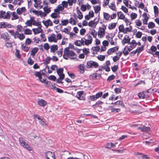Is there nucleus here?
I'll use <instances>...</instances> for the list:
<instances>
[{"label":"nucleus","instance_id":"e2e57ef3","mask_svg":"<svg viewBox=\"0 0 159 159\" xmlns=\"http://www.w3.org/2000/svg\"><path fill=\"white\" fill-rule=\"evenodd\" d=\"M135 23L137 26H140L142 25V23L139 20H136Z\"/></svg>","mask_w":159,"mask_h":159},{"label":"nucleus","instance_id":"69168bd1","mask_svg":"<svg viewBox=\"0 0 159 159\" xmlns=\"http://www.w3.org/2000/svg\"><path fill=\"white\" fill-rule=\"evenodd\" d=\"M142 35V32H141L140 31H138L137 33L136 36L137 38H141Z\"/></svg>","mask_w":159,"mask_h":159},{"label":"nucleus","instance_id":"2f4dec72","mask_svg":"<svg viewBox=\"0 0 159 159\" xmlns=\"http://www.w3.org/2000/svg\"><path fill=\"white\" fill-rule=\"evenodd\" d=\"M44 11L46 13H49L51 11L50 8H48V6L44 7L43 8Z\"/></svg>","mask_w":159,"mask_h":159},{"label":"nucleus","instance_id":"a19ab883","mask_svg":"<svg viewBox=\"0 0 159 159\" xmlns=\"http://www.w3.org/2000/svg\"><path fill=\"white\" fill-rule=\"evenodd\" d=\"M115 77V76L113 75H112L108 77L107 79V81L109 82H110L112 80L114 79Z\"/></svg>","mask_w":159,"mask_h":159},{"label":"nucleus","instance_id":"c85d7f7f","mask_svg":"<svg viewBox=\"0 0 159 159\" xmlns=\"http://www.w3.org/2000/svg\"><path fill=\"white\" fill-rule=\"evenodd\" d=\"M155 27V24L152 22H149L148 25V27L149 29H152Z\"/></svg>","mask_w":159,"mask_h":159},{"label":"nucleus","instance_id":"f704fd0d","mask_svg":"<svg viewBox=\"0 0 159 159\" xmlns=\"http://www.w3.org/2000/svg\"><path fill=\"white\" fill-rule=\"evenodd\" d=\"M57 73L58 75L63 74V68H60L59 69H57Z\"/></svg>","mask_w":159,"mask_h":159},{"label":"nucleus","instance_id":"9d476101","mask_svg":"<svg viewBox=\"0 0 159 159\" xmlns=\"http://www.w3.org/2000/svg\"><path fill=\"white\" fill-rule=\"evenodd\" d=\"M105 30L102 29V28L99 27L98 31V35L100 36V38H102L105 35Z\"/></svg>","mask_w":159,"mask_h":159},{"label":"nucleus","instance_id":"774afa93","mask_svg":"<svg viewBox=\"0 0 159 159\" xmlns=\"http://www.w3.org/2000/svg\"><path fill=\"white\" fill-rule=\"evenodd\" d=\"M90 99L91 101H94L97 99L95 95H93L90 96Z\"/></svg>","mask_w":159,"mask_h":159},{"label":"nucleus","instance_id":"603ef678","mask_svg":"<svg viewBox=\"0 0 159 159\" xmlns=\"http://www.w3.org/2000/svg\"><path fill=\"white\" fill-rule=\"evenodd\" d=\"M102 95V92L101 91L99 92L95 95L97 98L98 99L101 97Z\"/></svg>","mask_w":159,"mask_h":159},{"label":"nucleus","instance_id":"2eb2a0df","mask_svg":"<svg viewBox=\"0 0 159 159\" xmlns=\"http://www.w3.org/2000/svg\"><path fill=\"white\" fill-rule=\"evenodd\" d=\"M1 38L7 41L10 39V38L7 33H3L1 36Z\"/></svg>","mask_w":159,"mask_h":159},{"label":"nucleus","instance_id":"6ab92c4d","mask_svg":"<svg viewBox=\"0 0 159 159\" xmlns=\"http://www.w3.org/2000/svg\"><path fill=\"white\" fill-rule=\"evenodd\" d=\"M103 103V102L100 101H99L97 102L95 104L93 105V107L95 108V107H101V106Z\"/></svg>","mask_w":159,"mask_h":159},{"label":"nucleus","instance_id":"4be33fe9","mask_svg":"<svg viewBox=\"0 0 159 159\" xmlns=\"http://www.w3.org/2000/svg\"><path fill=\"white\" fill-rule=\"evenodd\" d=\"M51 50L53 52H55L56 50H57L58 49L57 46L56 45H53L51 47Z\"/></svg>","mask_w":159,"mask_h":159},{"label":"nucleus","instance_id":"49530a36","mask_svg":"<svg viewBox=\"0 0 159 159\" xmlns=\"http://www.w3.org/2000/svg\"><path fill=\"white\" fill-rule=\"evenodd\" d=\"M48 79L50 80L55 81L56 79V77L53 75H51L48 77Z\"/></svg>","mask_w":159,"mask_h":159},{"label":"nucleus","instance_id":"b1692460","mask_svg":"<svg viewBox=\"0 0 159 159\" xmlns=\"http://www.w3.org/2000/svg\"><path fill=\"white\" fill-rule=\"evenodd\" d=\"M104 18L106 20H109V18L110 17V15L107 13L103 12Z\"/></svg>","mask_w":159,"mask_h":159},{"label":"nucleus","instance_id":"ea45409f","mask_svg":"<svg viewBox=\"0 0 159 159\" xmlns=\"http://www.w3.org/2000/svg\"><path fill=\"white\" fill-rule=\"evenodd\" d=\"M105 58V56L101 55H98L97 57L98 59L101 61H103L104 60Z\"/></svg>","mask_w":159,"mask_h":159},{"label":"nucleus","instance_id":"cd10ccee","mask_svg":"<svg viewBox=\"0 0 159 159\" xmlns=\"http://www.w3.org/2000/svg\"><path fill=\"white\" fill-rule=\"evenodd\" d=\"M77 12L78 14V18L79 19H81L83 18V16L82 13L80 11V10H77Z\"/></svg>","mask_w":159,"mask_h":159},{"label":"nucleus","instance_id":"4468645a","mask_svg":"<svg viewBox=\"0 0 159 159\" xmlns=\"http://www.w3.org/2000/svg\"><path fill=\"white\" fill-rule=\"evenodd\" d=\"M39 51V48L37 47L33 48L31 51L30 55L34 56Z\"/></svg>","mask_w":159,"mask_h":159},{"label":"nucleus","instance_id":"393cba45","mask_svg":"<svg viewBox=\"0 0 159 159\" xmlns=\"http://www.w3.org/2000/svg\"><path fill=\"white\" fill-rule=\"evenodd\" d=\"M154 11L155 16H157L159 13L158 8L156 6H155L153 7Z\"/></svg>","mask_w":159,"mask_h":159},{"label":"nucleus","instance_id":"a211bd4d","mask_svg":"<svg viewBox=\"0 0 159 159\" xmlns=\"http://www.w3.org/2000/svg\"><path fill=\"white\" fill-rule=\"evenodd\" d=\"M74 44L77 46H80L81 45H84V44H83V42L80 40H76L75 41Z\"/></svg>","mask_w":159,"mask_h":159},{"label":"nucleus","instance_id":"3c124183","mask_svg":"<svg viewBox=\"0 0 159 159\" xmlns=\"http://www.w3.org/2000/svg\"><path fill=\"white\" fill-rule=\"evenodd\" d=\"M11 12L10 11H7L6 14L4 18L9 19L10 18V13Z\"/></svg>","mask_w":159,"mask_h":159},{"label":"nucleus","instance_id":"f03ea898","mask_svg":"<svg viewBox=\"0 0 159 159\" xmlns=\"http://www.w3.org/2000/svg\"><path fill=\"white\" fill-rule=\"evenodd\" d=\"M20 143V145L26 148L29 151L32 150L31 147L30 145L25 142V140L23 138H20L19 139Z\"/></svg>","mask_w":159,"mask_h":159},{"label":"nucleus","instance_id":"bb28decb","mask_svg":"<svg viewBox=\"0 0 159 159\" xmlns=\"http://www.w3.org/2000/svg\"><path fill=\"white\" fill-rule=\"evenodd\" d=\"M93 8L94 10L95 13H97L101 10V7L100 6H94Z\"/></svg>","mask_w":159,"mask_h":159},{"label":"nucleus","instance_id":"0e129e2a","mask_svg":"<svg viewBox=\"0 0 159 159\" xmlns=\"http://www.w3.org/2000/svg\"><path fill=\"white\" fill-rule=\"evenodd\" d=\"M100 48L98 46L93 47L92 48L93 51H99L100 50Z\"/></svg>","mask_w":159,"mask_h":159},{"label":"nucleus","instance_id":"f3484780","mask_svg":"<svg viewBox=\"0 0 159 159\" xmlns=\"http://www.w3.org/2000/svg\"><path fill=\"white\" fill-rule=\"evenodd\" d=\"M117 16L118 19H123L125 18V16L121 11H119L117 12Z\"/></svg>","mask_w":159,"mask_h":159},{"label":"nucleus","instance_id":"9b49d317","mask_svg":"<svg viewBox=\"0 0 159 159\" xmlns=\"http://www.w3.org/2000/svg\"><path fill=\"white\" fill-rule=\"evenodd\" d=\"M138 129H141L142 132H148L150 130L149 127L144 126L143 127H139Z\"/></svg>","mask_w":159,"mask_h":159},{"label":"nucleus","instance_id":"a18cd8bd","mask_svg":"<svg viewBox=\"0 0 159 159\" xmlns=\"http://www.w3.org/2000/svg\"><path fill=\"white\" fill-rule=\"evenodd\" d=\"M27 62L30 65H32L34 63V61L31 59L30 57L29 58Z\"/></svg>","mask_w":159,"mask_h":159},{"label":"nucleus","instance_id":"f8f14e48","mask_svg":"<svg viewBox=\"0 0 159 159\" xmlns=\"http://www.w3.org/2000/svg\"><path fill=\"white\" fill-rule=\"evenodd\" d=\"M32 30L35 34H36L42 31V29L41 27H38L37 28H34Z\"/></svg>","mask_w":159,"mask_h":159},{"label":"nucleus","instance_id":"20e7f679","mask_svg":"<svg viewBox=\"0 0 159 159\" xmlns=\"http://www.w3.org/2000/svg\"><path fill=\"white\" fill-rule=\"evenodd\" d=\"M45 157L46 159H50V157H52L53 159H55L54 153L50 151H48L45 154Z\"/></svg>","mask_w":159,"mask_h":159},{"label":"nucleus","instance_id":"58836bf2","mask_svg":"<svg viewBox=\"0 0 159 159\" xmlns=\"http://www.w3.org/2000/svg\"><path fill=\"white\" fill-rule=\"evenodd\" d=\"M124 30V26L122 24L120 25L119 27V30L120 32L123 33Z\"/></svg>","mask_w":159,"mask_h":159},{"label":"nucleus","instance_id":"7c9ffc66","mask_svg":"<svg viewBox=\"0 0 159 159\" xmlns=\"http://www.w3.org/2000/svg\"><path fill=\"white\" fill-rule=\"evenodd\" d=\"M144 46L143 45H142L140 47H138L136 49V50L137 51V52L138 53H139L143 51L144 50Z\"/></svg>","mask_w":159,"mask_h":159},{"label":"nucleus","instance_id":"39448f33","mask_svg":"<svg viewBox=\"0 0 159 159\" xmlns=\"http://www.w3.org/2000/svg\"><path fill=\"white\" fill-rule=\"evenodd\" d=\"M25 36L23 34H19L18 31H16V33L14 38L15 39L18 38L20 40H22L25 38Z\"/></svg>","mask_w":159,"mask_h":159},{"label":"nucleus","instance_id":"052dcab7","mask_svg":"<svg viewBox=\"0 0 159 159\" xmlns=\"http://www.w3.org/2000/svg\"><path fill=\"white\" fill-rule=\"evenodd\" d=\"M44 48L46 50H48L49 48V46L48 43H44L43 45Z\"/></svg>","mask_w":159,"mask_h":159},{"label":"nucleus","instance_id":"473e14b6","mask_svg":"<svg viewBox=\"0 0 159 159\" xmlns=\"http://www.w3.org/2000/svg\"><path fill=\"white\" fill-rule=\"evenodd\" d=\"M97 32L94 29H92L90 34H91L93 37L95 38L97 37Z\"/></svg>","mask_w":159,"mask_h":159},{"label":"nucleus","instance_id":"aec40b11","mask_svg":"<svg viewBox=\"0 0 159 159\" xmlns=\"http://www.w3.org/2000/svg\"><path fill=\"white\" fill-rule=\"evenodd\" d=\"M116 25V23H112L111 24H109L108 26V29L111 30L115 28Z\"/></svg>","mask_w":159,"mask_h":159},{"label":"nucleus","instance_id":"c756f323","mask_svg":"<svg viewBox=\"0 0 159 159\" xmlns=\"http://www.w3.org/2000/svg\"><path fill=\"white\" fill-rule=\"evenodd\" d=\"M138 95L140 99H144L145 98V94L143 92H140Z\"/></svg>","mask_w":159,"mask_h":159},{"label":"nucleus","instance_id":"864d4df0","mask_svg":"<svg viewBox=\"0 0 159 159\" xmlns=\"http://www.w3.org/2000/svg\"><path fill=\"white\" fill-rule=\"evenodd\" d=\"M121 42L123 45H124L126 43H128V44H129V42L127 41L126 37H125H125L122 40Z\"/></svg>","mask_w":159,"mask_h":159},{"label":"nucleus","instance_id":"680f3d73","mask_svg":"<svg viewBox=\"0 0 159 159\" xmlns=\"http://www.w3.org/2000/svg\"><path fill=\"white\" fill-rule=\"evenodd\" d=\"M5 45L7 48H11L12 47V43L11 42H7Z\"/></svg>","mask_w":159,"mask_h":159},{"label":"nucleus","instance_id":"37998d69","mask_svg":"<svg viewBox=\"0 0 159 159\" xmlns=\"http://www.w3.org/2000/svg\"><path fill=\"white\" fill-rule=\"evenodd\" d=\"M20 51L19 49H16L15 53L16 56L18 58L21 57V55L20 54Z\"/></svg>","mask_w":159,"mask_h":159},{"label":"nucleus","instance_id":"de8ad7c7","mask_svg":"<svg viewBox=\"0 0 159 159\" xmlns=\"http://www.w3.org/2000/svg\"><path fill=\"white\" fill-rule=\"evenodd\" d=\"M63 49L62 48L60 49L57 52V54L59 57H61L62 56Z\"/></svg>","mask_w":159,"mask_h":159},{"label":"nucleus","instance_id":"412c9836","mask_svg":"<svg viewBox=\"0 0 159 159\" xmlns=\"http://www.w3.org/2000/svg\"><path fill=\"white\" fill-rule=\"evenodd\" d=\"M97 73L96 72L94 73L92 75H91L89 76V79L90 80H94L97 79Z\"/></svg>","mask_w":159,"mask_h":159},{"label":"nucleus","instance_id":"5fc2aeb1","mask_svg":"<svg viewBox=\"0 0 159 159\" xmlns=\"http://www.w3.org/2000/svg\"><path fill=\"white\" fill-rule=\"evenodd\" d=\"M69 23L68 20L66 19L63 20H61L62 25H66Z\"/></svg>","mask_w":159,"mask_h":159},{"label":"nucleus","instance_id":"0eeeda50","mask_svg":"<svg viewBox=\"0 0 159 159\" xmlns=\"http://www.w3.org/2000/svg\"><path fill=\"white\" fill-rule=\"evenodd\" d=\"M119 47L118 46H116L115 47L110 48L107 52V53L108 55H110L111 53L114 52L115 51H117L119 49Z\"/></svg>","mask_w":159,"mask_h":159},{"label":"nucleus","instance_id":"e433bc0d","mask_svg":"<svg viewBox=\"0 0 159 159\" xmlns=\"http://www.w3.org/2000/svg\"><path fill=\"white\" fill-rule=\"evenodd\" d=\"M12 16H13V18H11L12 20H15L18 18V17L17 15L16 14V12H13L12 13Z\"/></svg>","mask_w":159,"mask_h":159},{"label":"nucleus","instance_id":"f257e3e1","mask_svg":"<svg viewBox=\"0 0 159 159\" xmlns=\"http://www.w3.org/2000/svg\"><path fill=\"white\" fill-rule=\"evenodd\" d=\"M75 56V53L71 50H69L68 48H66L64 50L63 57L65 59L67 60L69 56L71 57H74Z\"/></svg>","mask_w":159,"mask_h":159},{"label":"nucleus","instance_id":"5701e85b","mask_svg":"<svg viewBox=\"0 0 159 159\" xmlns=\"http://www.w3.org/2000/svg\"><path fill=\"white\" fill-rule=\"evenodd\" d=\"M138 158L139 159H149L150 157H148L147 155L143 154L142 153V154L139 156Z\"/></svg>","mask_w":159,"mask_h":159},{"label":"nucleus","instance_id":"4c0bfd02","mask_svg":"<svg viewBox=\"0 0 159 159\" xmlns=\"http://www.w3.org/2000/svg\"><path fill=\"white\" fill-rule=\"evenodd\" d=\"M32 9H33L32 12L34 13L35 14L37 15L38 16H39V15H40L41 13H40V12L41 11H37L35 10H34L33 8H31V10H32Z\"/></svg>","mask_w":159,"mask_h":159},{"label":"nucleus","instance_id":"8fccbe9b","mask_svg":"<svg viewBox=\"0 0 159 159\" xmlns=\"http://www.w3.org/2000/svg\"><path fill=\"white\" fill-rule=\"evenodd\" d=\"M97 19L96 18V19H94V20H91L90 21L88 24V25L90 27H92L93 25H94V21L96 19Z\"/></svg>","mask_w":159,"mask_h":159},{"label":"nucleus","instance_id":"6e6552de","mask_svg":"<svg viewBox=\"0 0 159 159\" xmlns=\"http://www.w3.org/2000/svg\"><path fill=\"white\" fill-rule=\"evenodd\" d=\"M83 94V91H79L77 93L76 95L77 98L80 100H84L85 98L82 95Z\"/></svg>","mask_w":159,"mask_h":159},{"label":"nucleus","instance_id":"a878e982","mask_svg":"<svg viewBox=\"0 0 159 159\" xmlns=\"http://www.w3.org/2000/svg\"><path fill=\"white\" fill-rule=\"evenodd\" d=\"M51 58L50 57H48L44 61V63L45 64H48L50 63Z\"/></svg>","mask_w":159,"mask_h":159},{"label":"nucleus","instance_id":"6e6d98bb","mask_svg":"<svg viewBox=\"0 0 159 159\" xmlns=\"http://www.w3.org/2000/svg\"><path fill=\"white\" fill-rule=\"evenodd\" d=\"M118 66L117 65H114V66H113V67H111V69H112V71L113 72H115L118 69Z\"/></svg>","mask_w":159,"mask_h":159},{"label":"nucleus","instance_id":"bf43d9fd","mask_svg":"<svg viewBox=\"0 0 159 159\" xmlns=\"http://www.w3.org/2000/svg\"><path fill=\"white\" fill-rule=\"evenodd\" d=\"M121 9L125 13H126L128 12V9L125 6H121Z\"/></svg>","mask_w":159,"mask_h":159},{"label":"nucleus","instance_id":"09e8293b","mask_svg":"<svg viewBox=\"0 0 159 159\" xmlns=\"http://www.w3.org/2000/svg\"><path fill=\"white\" fill-rule=\"evenodd\" d=\"M32 42V41L30 39L27 38L25 40V44L26 45H30L31 43Z\"/></svg>","mask_w":159,"mask_h":159},{"label":"nucleus","instance_id":"dca6fc26","mask_svg":"<svg viewBox=\"0 0 159 159\" xmlns=\"http://www.w3.org/2000/svg\"><path fill=\"white\" fill-rule=\"evenodd\" d=\"M85 66L84 64H81L79 66V70L80 72L83 74L84 72Z\"/></svg>","mask_w":159,"mask_h":159},{"label":"nucleus","instance_id":"13d9d810","mask_svg":"<svg viewBox=\"0 0 159 159\" xmlns=\"http://www.w3.org/2000/svg\"><path fill=\"white\" fill-rule=\"evenodd\" d=\"M92 42L91 40L89 39H85L84 41V44L85 45H88L89 44L91 43Z\"/></svg>","mask_w":159,"mask_h":159},{"label":"nucleus","instance_id":"4d7b16f0","mask_svg":"<svg viewBox=\"0 0 159 159\" xmlns=\"http://www.w3.org/2000/svg\"><path fill=\"white\" fill-rule=\"evenodd\" d=\"M41 70H40V71L36 72L34 74V75L36 77H39L42 75L41 74Z\"/></svg>","mask_w":159,"mask_h":159},{"label":"nucleus","instance_id":"ddd939ff","mask_svg":"<svg viewBox=\"0 0 159 159\" xmlns=\"http://www.w3.org/2000/svg\"><path fill=\"white\" fill-rule=\"evenodd\" d=\"M11 25L7 24L5 22H1L0 23V28H6L7 27L8 28L11 27Z\"/></svg>","mask_w":159,"mask_h":159},{"label":"nucleus","instance_id":"c03bdc74","mask_svg":"<svg viewBox=\"0 0 159 159\" xmlns=\"http://www.w3.org/2000/svg\"><path fill=\"white\" fill-rule=\"evenodd\" d=\"M83 52L85 55H87L89 53V48H84L83 49Z\"/></svg>","mask_w":159,"mask_h":159},{"label":"nucleus","instance_id":"338daca9","mask_svg":"<svg viewBox=\"0 0 159 159\" xmlns=\"http://www.w3.org/2000/svg\"><path fill=\"white\" fill-rule=\"evenodd\" d=\"M87 9V7L84 5H82L80 7L81 10L83 11H85Z\"/></svg>","mask_w":159,"mask_h":159},{"label":"nucleus","instance_id":"7ed1b4c3","mask_svg":"<svg viewBox=\"0 0 159 159\" xmlns=\"http://www.w3.org/2000/svg\"><path fill=\"white\" fill-rule=\"evenodd\" d=\"M99 66L98 62L92 60L88 61L86 64V67L88 68H97Z\"/></svg>","mask_w":159,"mask_h":159},{"label":"nucleus","instance_id":"423d86ee","mask_svg":"<svg viewBox=\"0 0 159 159\" xmlns=\"http://www.w3.org/2000/svg\"><path fill=\"white\" fill-rule=\"evenodd\" d=\"M48 41L50 42H56L57 40L56 39V35L54 34H52L50 36L48 37Z\"/></svg>","mask_w":159,"mask_h":159},{"label":"nucleus","instance_id":"79ce46f5","mask_svg":"<svg viewBox=\"0 0 159 159\" xmlns=\"http://www.w3.org/2000/svg\"><path fill=\"white\" fill-rule=\"evenodd\" d=\"M24 33L25 34H32V31L31 30L27 29L25 30Z\"/></svg>","mask_w":159,"mask_h":159},{"label":"nucleus","instance_id":"1a4fd4ad","mask_svg":"<svg viewBox=\"0 0 159 159\" xmlns=\"http://www.w3.org/2000/svg\"><path fill=\"white\" fill-rule=\"evenodd\" d=\"M38 103L40 106L42 107H44L47 104V102L43 99H39Z\"/></svg>","mask_w":159,"mask_h":159},{"label":"nucleus","instance_id":"c9c22d12","mask_svg":"<svg viewBox=\"0 0 159 159\" xmlns=\"http://www.w3.org/2000/svg\"><path fill=\"white\" fill-rule=\"evenodd\" d=\"M137 15L135 13L132 12L130 14V17L131 20L135 19L137 17Z\"/></svg>","mask_w":159,"mask_h":159},{"label":"nucleus","instance_id":"72a5a7b5","mask_svg":"<svg viewBox=\"0 0 159 159\" xmlns=\"http://www.w3.org/2000/svg\"><path fill=\"white\" fill-rule=\"evenodd\" d=\"M115 147V145L114 143H108L107 144L105 147L106 148H110L112 147Z\"/></svg>","mask_w":159,"mask_h":159}]
</instances>
